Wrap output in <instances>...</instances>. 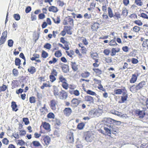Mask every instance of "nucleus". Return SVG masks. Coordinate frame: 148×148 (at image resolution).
<instances>
[{
	"label": "nucleus",
	"instance_id": "obj_1",
	"mask_svg": "<svg viewBox=\"0 0 148 148\" xmlns=\"http://www.w3.org/2000/svg\"><path fill=\"white\" fill-rule=\"evenodd\" d=\"M59 82H61V86L65 90H67L68 88L69 90V92L71 95H74L75 96H78L80 93L79 91L77 90H75L76 88V86L74 84H70L69 85L67 83L66 78L64 77L62 75H60L59 77Z\"/></svg>",
	"mask_w": 148,
	"mask_h": 148
},
{
	"label": "nucleus",
	"instance_id": "obj_2",
	"mask_svg": "<svg viewBox=\"0 0 148 148\" xmlns=\"http://www.w3.org/2000/svg\"><path fill=\"white\" fill-rule=\"evenodd\" d=\"M53 94L55 97L61 99H65L67 98V93L64 90H62L59 92V89L58 87L55 86L53 87Z\"/></svg>",
	"mask_w": 148,
	"mask_h": 148
},
{
	"label": "nucleus",
	"instance_id": "obj_3",
	"mask_svg": "<svg viewBox=\"0 0 148 148\" xmlns=\"http://www.w3.org/2000/svg\"><path fill=\"white\" fill-rule=\"evenodd\" d=\"M78 47L81 48L80 50L82 53H80L79 50L78 49H76L75 50V52L76 54L78 55L79 58L83 57L82 54H86L87 50L85 47L83 46V44L82 43L78 44Z\"/></svg>",
	"mask_w": 148,
	"mask_h": 148
},
{
	"label": "nucleus",
	"instance_id": "obj_4",
	"mask_svg": "<svg viewBox=\"0 0 148 148\" xmlns=\"http://www.w3.org/2000/svg\"><path fill=\"white\" fill-rule=\"evenodd\" d=\"M102 112V111L99 109H91L88 113V116L91 118L99 116L101 115Z\"/></svg>",
	"mask_w": 148,
	"mask_h": 148
},
{
	"label": "nucleus",
	"instance_id": "obj_5",
	"mask_svg": "<svg viewBox=\"0 0 148 148\" xmlns=\"http://www.w3.org/2000/svg\"><path fill=\"white\" fill-rule=\"evenodd\" d=\"M84 137L85 140L88 142L92 141L94 138L93 133L90 131L86 132L84 134Z\"/></svg>",
	"mask_w": 148,
	"mask_h": 148
},
{
	"label": "nucleus",
	"instance_id": "obj_6",
	"mask_svg": "<svg viewBox=\"0 0 148 148\" xmlns=\"http://www.w3.org/2000/svg\"><path fill=\"white\" fill-rule=\"evenodd\" d=\"M40 140L41 142H43L44 145L47 146L50 143L51 138L49 136H44L41 138Z\"/></svg>",
	"mask_w": 148,
	"mask_h": 148
},
{
	"label": "nucleus",
	"instance_id": "obj_7",
	"mask_svg": "<svg viewBox=\"0 0 148 148\" xmlns=\"http://www.w3.org/2000/svg\"><path fill=\"white\" fill-rule=\"evenodd\" d=\"M122 95L121 97V101L119 102V103H122L124 102L125 101L127 100V99L128 97V94L127 93V91L125 89V87L123 90L122 92Z\"/></svg>",
	"mask_w": 148,
	"mask_h": 148
},
{
	"label": "nucleus",
	"instance_id": "obj_8",
	"mask_svg": "<svg viewBox=\"0 0 148 148\" xmlns=\"http://www.w3.org/2000/svg\"><path fill=\"white\" fill-rule=\"evenodd\" d=\"M84 100L86 103L88 104V106L94 103V97L90 95L85 96L84 98Z\"/></svg>",
	"mask_w": 148,
	"mask_h": 148
},
{
	"label": "nucleus",
	"instance_id": "obj_9",
	"mask_svg": "<svg viewBox=\"0 0 148 148\" xmlns=\"http://www.w3.org/2000/svg\"><path fill=\"white\" fill-rule=\"evenodd\" d=\"M63 23L64 25H69L71 26H73V19L70 18V16H68L64 20Z\"/></svg>",
	"mask_w": 148,
	"mask_h": 148
},
{
	"label": "nucleus",
	"instance_id": "obj_10",
	"mask_svg": "<svg viewBox=\"0 0 148 148\" xmlns=\"http://www.w3.org/2000/svg\"><path fill=\"white\" fill-rule=\"evenodd\" d=\"M58 102L55 99H52L50 101L49 106L50 108L53 110H56L58 107Z\"/></svg>",
	"mask_w": 148,
	"mask_h": 148
},
{
	"label": "nucleus",
	"instance_id": "obj_11",
	"mask_svg": "<svg viewBox=\"0 0 148 148\" xmlns=\"http://www.w3.org/2000/svg\"><path fill=\"white\" fill-rule=\"evenodd\" d=\"M66 140L68 143H73L74 141L73 133L70 132L66 137Z\"/></svg>",
	"mask_w": 148,
	"mask_h": 148
},
{
	"label": "nucleus",
	"instance_id": "obj_12",
	"mask_svg": "<svg viewBox=\"0 0 148 148\" xmlns=\"http://www.w3.org/2000/svg\"><path fill=\"white\" fill-rule=\"evenodd\" d=\"M81 101L77 98H73L71 101V106L73 107H77L80 103Z\"/></svg>",
	"mask_w": 148,
	"mask_h": 148
},
{
	"label": "nucleus",
	"instance_id": "obj_13",
	"mask_svg": "<svg viewBox=\"0 0 148 148\" xmlns=\"http://www.w3.org/2000/svg\"><path fill=\"white\" fill-rule=\"evenodd\" d=\"M42 127L47 132H49L50 130V124L46 121H42V124L40 126V128L41 129V127Z\"/></svg>",
	"mask_w": 148,
	"mask_h": 148
},
{
	"label": "nucleus",
	"instance_id": "obj_14",
	"mask_svg": "<svg viewBox=\"0 0 148 148\" xmlns=\"http://www.w3.org/2000/svg\"><path fill=\"white\" fill-rule=\"evenodd\" d=\"M7 31L6 30L4 31L1 35V36L0 38V45L3 44L4 43L7 37Z\"/></svg>",
	"mask_w": 148,
	"mask_h": 148
},
{
	"label": "nucleus",
	"instance_id": "obj_15",
	"mask_svg": "<svg viewBox=\"0 0 148 148\" xmlns=\"http://www.w3.org/2000/svg\"><path fill=\"white\" fill-rule=\"evenodd\" d=\"M139 74L138 73H135L133 74L132 75V77L130 80V82L131 84H134L137 81Z\"/></svg>",
	"mask_w": 148,
	"mask_h": 148
},
{
	"label": "nucleus",
	"instance_id": "obj_16",
	"mask_svg": "<svg viewBox=\"0 0 148 148\" xmlns=\"http://www.w3.org/2000/svg\"><path fill=\"white\" fill-rule=\"evenodd\" d=\"M72 112V110L71 108H65L63 110V113L66 116H69Z\"/></svg>",
	"mask_w": 148,
	"mask_h": 148
},
{
	"label": "nucleus",
	"instance_id": "obj_17",
	"mask_svg": "<svg viewBox=\"0 0 148 148\" xmlns=\"http://www.w3.org/2000/svg\"><path fill=\"white\" fill-rule=\"evenodd\" d=\"M106 122L107 123L113 125L117 124L119 123H121L120 121L115 120L112 119L111 118H107Z\"/></svg>",
	"mask_w": 148,
	"mask_h": 148
},
{
	"label": "nucleus",
	"instance_id": "obj_18",
	"mask_svg": "<svg viewBox=\"0 0 148 148\" xmlns=\"http://www.w3.org/2000/svg\"><path fill=\"white\" fill-rule=\"evenodd\" d=\"M100 25L97 22L92 23L91 25V28L92 31H96L99 27Z\"/></svg>",
	"mask_w": 148,
	"mask_h": 148
},
{
	"label": "nucleus",
	"instance_id": "obj_19",
	"mask_svg": "<svg viewBox=\"0 0 148 148\" xmlns=\"http://www.w3.org/2000/svg\"><path fill=\"white\" fill-rule=\"evenodd\" d=\"M31 145L35 148L42 147V145L38 140H34L31 143Z\"/></svg>",
	"mask_w": 148,
	"mask_h": 148
},
{
	"label": "nucleus",
	"instance_id": "obj_20",
	"mask_svg": "<svg viewBox=\"0 0 148 148\" xmlns=\"http://www.w3.org/2000/svg\"><path fill=\"white\" fill-rule=\"evenodd\" d=\"M128 14V10L126 8H124L122 9L121 14V18H125L126 17Z\"/></svg>",
	"mask_w": 148,
	"mask_h": 148
},
{
	"label": "nucleus",
	"instance_id": "obj_21",
	"mask_svg": "<svg viewBox=\"0 0 148 148\" xmlns=\"http://www.w3.org/2000/svg\"><path fill=\"white\" fill-rule=\"evenodd\" d=\"M71 66L73 71H77L78 69V65L75 62H71Z\"/></svg>",
	"mask_w": 148,
	"mask_h": 148
},
{
	"label": "nucleus",
	"instance_id": "obj_22",
	"mask_svg": "<svg viewBox=\"0 0 148 148\" xmlns=\"http://www.w3.org/2000/svg\"><path fill=\"white\" fill-rule=\"evenodd\" d=\"M61 67L62 71L64 73H67L69 71V66L67 65L61 63Z\"/></svg>",
	"mask_w": 148,
	"mask_h": 148
},
{
	"label": "nucleus",
	"instance_id": "obj_23",
	"mask_svg": "<svg viewBox=\"0 0 148 148\" xmlns=\"http://www.w3.org/2000/svg\"><path fill=\"white\" fill-rule=\"evenodd\" d=\"M136 113L138 114L140 118H144L145 115V113L144 111L136 110L135 111Z\"/></svg>",
	"mask_w": 148,
	"mask_h": 148
},
{
	"label": "nucleus",
	"instance_id": "obj_24",
	"mask_svg": "<svg viewBox=\"0 0 148 148\" xmlns=\"http://www.w3.org/2000/svg\"><path fill=\"white\" fill-rule=\"evenodd\" d=\"M92 70L95 74L96 75L98 76L102 74V71L101 69L97 68H93L92 69Z\"/></svg>",
	"mask_w": 148,
	"mask_h": 148
},
{
	"label": "nucleus",
	"instance_id": "obj_25",
	"mask_svg": "<svg viewBox=\"0 0 148 148\" xmlns=\"http://www.w3.org/2000/svg\"><path fill=\"white\" fill-rule=\"evenodd\" d=\"M11 107L13 111H17L18 110V106L16 102L12 101L11 102Z\"/></svg>",
	"mask_w": 148,
	"mask_h": 148
},
{
	"label": "nucleus",
	"instance_id": "obj_26",
	"mask_svg": "<svg viewBox=\"0 0 148 148\" xmlns=\"http://www.w3.org/2000/svg\"><path fill=\"white\" fill-rule=\"evenodd\" d=\"M48 10L49 12H53V13H56L58 10L57 7L55 6H51L48 8Z\"/></svg>",
	"mask_w": 148,
	"mask_h": 148
},
{
	"label": "nucleus",
	"instance_id": "obj_27",
	"mask_svg": "<svg viewBox=\"0 0 148 148\" xmlns=\"http://www.w3.org/2000/svg\"><path fill=\"white\" fill-rule=\"evenodd\" d=\"M45 133H46V132L43 131L41 129H40V133L38 134V132H35L34 134V137L36 138H38L41 136V134H45Z\"/></svg>",
	"mask_w": 148,
	"mask_h": 148
},
{
	"label": "nucleus",
	"instance_id": "obj_28",
	"mask_svg": "<svg viewBox=\"0 0 148 148\" xmlns=\"http://www.w3.org/2000/svg\"><path fill=\"white\" fill-rule=\"evenodd\" d=\"M146 84V82L145 81H143L137 84L138 86V90H141L143 88V87Z\"/></svg>",
	"mask_w": 148,
	"mask_h": 148
},
{
	"label": "nucleus",
	"instance_id": "obj_29",
	"mask_svg": "<svg viewBox=\"0 0 148 148\" xmlns=\"http://www.w3.org/2000/svg\"><path fill=\"white\" fill-rule=\"evenodd\" d=\"M27 71L30 74H33L36 72V69L34 66H30L28 68Z\"/></svg>",
	"mask_w": 148,
	"mask_h": 148
},
{
	"label": "nucleus",
	"instance_id": "obj_30",
	"mask_svg": "<svg viewBox=\"0 0 148 148\" xmlns=\"http://www.w3.org/2000/svg\"><path fill=\"white\" fill-rule=\"evenodd\" d=\"M137 84L136 85L134 84L130 88V90L132 92H136L138 90Z\"/></svg>",
	"mask_w": 148,
	"mask_h": 148
},
{
	"label": "nucleus",
	"instance_id": "obj_31",
	"mask_svg": "<svg viewBox=\"0 0 148 148\" xmlns=\"http://www.w3.org/2000/svg\"><path fill=\"white\" fill-rule=\"evenodd\" d=\"M47 109L46 107V105L44 104L43 106L40 109V111L41 113V115H44L46 114V112L47 111Z\"/></svg>",
	"mask_w": 148,
	"mask_h": 148
},
{
	"label": "nucleus",
	"instance_id": "obj_32",
	"mask_svg": "<svg viewBox=\"0 0 148 148\" xmlns=\"http://www.w3.org/2000/svg\"><path fill=\"white\" fill-rule=\"evenodd\" d=\"M65 31L66 33L68 34H72V32L71 31V26H65L64 27Z\"/></svg>",
	"mask_w": 148,
	"mask_h": 148
},
{
	"label": "nucleus",
	"instance_id": "obj_33",
	"mask_svg": "<svg viewBox=\"0 0 148 148\" xmlns=\"http://www.w3.org/2000/svg\"><path fill=\"white\" fill-rule=\"evenodd\" d=\"M142 45L144 48L148 50V39L145 40L142 42Z\"/></svg>",
	"mask_w": 148,
	"mask_h": 148
},
{
	"label": "nucleus",
	"instance_id": "obj_34",
	"mask_svg": "<svg viewBox=\"0 0 148 148\" xmlns=\"http://www.w3.org/2000/svg\"><path fill=\"white\" fill-rule=\"evenodd\" d=\"M108 16L110 18L114 17V14L113 13L112 8L110 7H109L108 8Z\"/></svg>",
	"mask_w": 148,
	"mask_h": 148
},
{
	"label": "nucleus",
	"instance_id": "obj_35",
	"mask_svg": "<svg viewBox=\"0 0 148 148\" xmlns=\"http://www.w3.org/2000/svg\"><path fill=\"white\" fill-rule=\"evenodd\" d=\"M90 73L88 71H85L81 74V76L83 78H86L90 76Z\"/></svg>",
	"mask_w": 148,
	"mask_h": 148
},
{
	"label": "nucleus",
	"instance_id": "obj_36",
	"mask_svg": "<svg viewBox=\"0 0 148 148\" xmlns=\"http://www.w3.org/2000/svg\"><path fill=\"white\" fill-rule=\"evenodd\" d=\"M52 19L55 23L59 24L60 22V19L59 16H57L56 17L52 18Z\"/></svg>",
	"mask_w": 148,
	"mask_h": 148
},
{
	"label": "nucleus",
	"instance_id": "obj_37",
	"mask_svg": "<svg viewBox=\"0 0 148 148\" xmlns=\"http://www.w3.org/2000/svg\"><path fill=\"white\" fill-rule=\"evenodd\" d=\"M114 17L117 19H119L121 18V14L119 12H115L114 14Z\"/></svg>",
	"mask_w": 148,
	"mask_h": 148
},
{
	"label": "nucleus",
	"instance_id": "obj_38",
	"mask_svg": "<svg viewBox=\"0 0 148 148\" xmlns=\"http://www.w3.org/2000/svg\"><path fill=\"white\" fill-rule=\"evenodd\" d=\"M85 125V124L84 123L82 122L78 123L77 125V128L79 130H82L83 128Z\"/></svg>",
	"mask_w": 148,
	"mask_h": 148
},
{
	"label": "nucleus",
	"instance_id": "obj_39",
	"mask_svg": "<svg viewBox=\"0 0 148 148\" xmlns=\"http://www.w3.org/2000/svg\"><path fill=\"white\" fill-rule=\"evenodd\" d=\"M96 3L94 2H92L90 4V7L88 8L87 9L89 11L93 10L95 7Z\"/></svg>",
	"mask_w": 148,
	"mask_h": 148
},
{
	"label": "nucleus",
	"instance_id": "obj_40",
	"mask_svg": "<svg viewBox=\"0 0 148 148\" xmlns=\"http://www.w3.org/2000/svg\"><path fill=\"white\" fill-rule=\"evenodd\" d=\"M66 53L67 56H69L70 58H72L74 54V52L73 50H70L69 51H66Z\"/></svg>",
	"mask_w": 148,
	"mask_h": 148
},
{
	"label": "nucleus",
	"instance_id": "obj_41",
	"mask_svg": "<svg viewBox=\"0 0 148 148\" xmlns=\"http://www.w3.org/2000/svg\"><path fill=\"white\" fill-rule=\"evenodd\" d=\"M3 144L5 145H8L9 143V140L7 138H4L2 140Z\"/></svg>",
	"mask_w": 148,
	"mask_h": 148
},
{
	"label": "nucleus",
	"instance_id": "obj_42",
	"mask_svg": "<svg viewBox=\"0 0 148 148\" xmlns=\"http://www.w3.org/2000/svg\"><path fill=\"white\" fill-rule=\"evenodd\" d=\"M119 50H116V48H112L111 49V52L110 53V55L112 56H115L117 52H118L119 51Z\"/></svg>",
	"mask_w": 148,
	"mask_h": 148
},
{
	"label": "nucleus",
	"instance_id": "obj_43",
	"mask_svg": "<svg viewBox=\"0 0 148 148\" xmlns=\"http://www.w3.org/2000/svg\"><path fill=\"white\" fill-rule=\"evenodd\" d=\"M123 89H117L114 90V92L115 95H120L122 93Z\"/></svg>",
	"mask_w": 148,
	"mask_h": 148
},
{
	"label": "nucleus",
	"instance_id": "obj_44",
	"mask_svg": "<svg viewBox=\"0 0 148 148\" xmlns=\"http://www.w3.org/2000/svg\"><path fill=\"white\" fill-rule=\"evenodd\" d=\"M62 53L60 50H58L55 52L54 53V56L56 57L59 58L62 56Z\"/></svg>",
	"mask_w": 148,
	"mask_h": 148
},
{
	"label": "nucleus",
	"instance_id": "obj_45",
	"mask_svg": "<svg viewBox=\"0 0 148 148\" xmlns=\"http://www.w3.org/2000/svg\"><path fill=\"white\" fill-rule=\"evenodd\" d=\"M49 80L52 83L56 79V77H54V75H52L51 73L49 75Z\"/></svg>",
	"mask_w": 148,
	"mask_h": 148
},
{
	"label": "nucleus",
	"instance_id": "obj_46",
	"mask_svg": "<svg viewBox=\"0 0 148 148\" xmlns=\"http://www.w3.org/2000/svg\"><path fill=\"white\" fill-rule=\"evenodd\" d=\"M109 44L110 46H116L118 45L115 40L114 39L111 40L109 42Z\"/></svg>",
	"mask_w": 148,
	"mask_h": 148
},
{
	"label": "nucleus",
	"instance_id": "obj_47",
	"mask_svg": "<svg viewBox=\"0 0 148 148\" xmlns=\"http://www.w3.org/2000/svg\"><path fill=\"white\" fill-rule=\"evenodd\" d=\"M41 56L43 58H46L48 56V54L44 50H42L41 55Z\"/></svg>",
	"mask_w": 148,
	"mask_h": 148
},
{
	"label": "nucleus",
	"instance_id": "obj_48",
	"mask_svg": "<svg viewBox=\"0 0 148 148\" xmlns=\"http://www.w3.org/2000/svg\"><path fill=\"white\" fill-rule=\"evenodd\" d=\"M136 25H139V26H141L142 25L143 23L140 20H136L133 22Z\"/></svg>",
	"mask_w": 148,
	"mask_h": 148
},
{
	"label": "nucleus",
	"instance_id": "obj_49",
	"mask_svg": "<svg viewBox=\"0 0 148 148\" xmlns=\"http://www.w3.org/2000/svg\"><path fill=\"white\" fill-rule=\"evenodd\" d=\"M133 31L135 32H138L140 30V28L139 27L136 26H134L132 28Z\"/></svg>",
	"mask_w": 148,
	"mask_h": 148
},
{
	"label": "nucleus",
	"instance_id": "obj_50",
	"mask_svg": "<svg viewBox=\"0 0 148 148\" xmlns=\"http://www.w3.org/2000/svg\"><path fill=\"white\" fill-rule=\"evenodd\" d=\"M51 85L49 84H47L46 83H44L40 87L41 89H44L45 87H51Z\"/></svg>",
	"mask_w": 148,
	"mask_h": 148
},
{
	"label": "nucleus",
	"instance_id": "obj_51",
	"mask_svg": "<svg viewBox=\"0 0 148 148\" xmlns=\"http://www.w3.org/2000/svg\"><path fill=\"white\" fill-rule=\"evenodd\" d=\"M135 3L137 5L139 6H141L143 4L141 0H135Z\"/></svg>",
	"mask_w": 148,
	"mask_h": 148
},
{
	"label": "nucleus",
	"instance_id": "obj_52",
	"mask_svg": "<svg viewBox=\"0 0 148 148\" xmlns=\"http://www.w3.org/2000/svg\"><path fill=\"white\" fill-rule=\"evenodd\" d=\"M15 65L16 66L20 65L21 63V60L18 58H16L15 59Z\"/></svg>",
	"mask_w": 148,
	"mask_h": 148
},
{
	"label": "nucleus",
	"instance_id": "obj_53",
	"mask_svg": "<svg viewBox=\"0 0 148 148\" xmlns=\"http://www.w3.org/2000/svg\"><path fill=\"white\" fill-rule=\"evenodd\" d=\"M86 93L89 95H92V96H95L96 94L95 92L91 91V90H88L86 91Z\"/></svg>",
	"mask_w": 148,
	"mask_h": 148
},
{
	"label": "nucleus",
	"instance_id": "obj_54",
	"mask_svg": "<svg viewBox=\"0 0 148 148\" xmlns=\"http://www.w3.org/2000/svg\"><path fill=\"white\" fill-rule=\"evenodd\" d=\"M57 3L59 6L60 7H63L64 5V3L63 1H60V0H57Z\"/></svg>",
	"mask_w": 148,
	"mask_h": 148
},
{
	"label": "nucleus",
	"instance_id": "obj_55",
	"mask_svg": "<svg viewBox=\"0 0 148 148\" xmlns=\"http://www.w3.org/2000/svg\"><path fill=\"white\" fill-rule=\"evenodd\" d=\"M47 117L48 118L54 119L55 118V115L52 112H49L47 115Z\"/></svg>",
	"mask_w": 148,
	"mask_h": 148
},
{
	"label": "nucleus",
	"instance_id": "obj_56",
	"mask_svg": "<svg viewBox=\"0 0 148 148\" xmlns=\"http://www.w3.org/2000/svg\"><path fill=\"white\" fill-rule=\"evenodd\" d=\"M90 56L93 59H95L97 58L98 54L96 52L92 53H91Z\"/></svg>",
	"mask_w": 148,
	"mask_h": 148
},
{
	"label": "nucleus",
	"instance_id": "obj_57",
	"mask_svg": "<svg viewBox=\"0 0 148 148\" xmlns=\"http://www.w3.org/2000/svg\"><path fill=\"white\" fill-rule=\"evenodd\" d=\"M29 101L31 103H34L36 102V98L32 96L29 98Z\"/></svg>",
	"mask_w": 148,
	"mask_h": 148
},
{
	"label": "nucleus",
	"instance_id": "obj_58",
	"mask_svg": "<svg viewBox=\"0 0 148 148\" xmlns=\"http://www.w3.org/2000/svg\"><path fill=\"white\" fill-rule=\"evenodd\" d=\"M111 113L114 115L118 116H120L121 114V112H119L117 110H112Z\"/></svg>",
	"mask_w": 148,
	"mask_h": 148
},
{
	"label": "nucleus",
	"instance_id": "obj_59",
	"mask_svg": "<svg viewBox=\"0 0 148 148\" xmlns=\"http://www.w3.org/2000/svg\"><path fill=\"white\" fill-rule=\"evenodd\" d=\"M104 60L107 63H110L112 62V58L110 57H105Z\"/></svg>",
	"mask_w": 148,
	"mask_h": 148
},
{
	"label": "nucleus",
	"instance_id": "obj_60",
	"mask_svg": "<svg viewBox=\"0 0 148 148\" xmlns=\"http://www.w3.org/2000/svg\"><path fill=\"white\" fill-rule=\"evenodd\" d=\"M13 17L16 20L18 21L20 19V16L19 14H14L13 15Z\"/></svg>",
	"mask_w": 148,
	"mask_h": 148
},
{
	"label": "nucleus",
	"instance_id": "obj_61",
	"mask_svg": "<svg viewBox=\"0 0 148 148\" xmlns=\"http://www.w3.org/2000/svg\"><path fill=\"white\" fill-rule=\"evenodd\" d=\"M52 75H54V77L57 76L58 75V72L55 69H53L51 72Z\"/></svg>",
	"mask_w": 148,
	"mask_h": 148
},
{
	"label": "nucleus",
	"instance_id": "obj_62",
	"mask_svg": "<svg viewBox=\"0 0 148 148\" xmlns=\"http://www.w3.org/2000/svg\"><path fill=\"white\" fill-rule=\"evenodd\" d=\"M17 144L20 145H23L25 144V142L22 140H17Z\"/></svg>",
	"mask_w": 148,
	"mask_h": 148
},
{
	"label": "nucleus",
	"instance_id": "obj_63",
	"mask_svg": "<svg viewBox=\"0 0 148 148\" xmlns=\"http://www.w3.org/2000/svg\"><path fill=\"white\" fill-rule=\"evenodd\" d=\"M23 120L24 122V123L26 125L29 124V121L27 118H23Z\"/></svg>",
	"mask_w": 148,
	"mask_h": 148
},
{
	"label": "nucleus",
	"instance_id": "obj_64",
	"mask_svg": "<svg viewBox=\"0 0 148 148\" xmlns=\"http://www.w3.org/2000/svg\"><path fill=\"white\" fill-rule=\"evenodd\" d=\"M140 148H148V143L141 144L140 146Z\"/></svg>",
	"mask_w": 148,
	"mask_h": 148
}]
</instances>
